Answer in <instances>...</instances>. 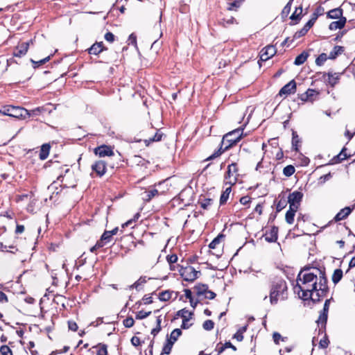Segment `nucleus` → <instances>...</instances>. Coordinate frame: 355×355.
I'll return each instance as SVG.
<instances>
[{
  "mask_svg": "<svg viewBox=\"0 0 355 355\" xmlns=\"http://www.w3.org/2000/svg\"><path fill=\"white\" fill-rule=\"evenodd\" d=\"M295 291L304 300L311 299L313 302H319L328 292L324 272L315 268L301 270L297 277Z\"/></svg>",
  "mask_w": 355,
  "mask_h": 355,
  "instance_id": "1",
  "label": "nucleus"
},
{
  "mask_svg": "<svg viewBox=\"0 0 355 355\" xmlns=\"http://www.w3.org/2000/svg\"><path fill=\"white\" fill-rule=\"evenodd\" d=\"M287 285L283 279L275 281L270 291V302L271 304H276L279 300L287 298Z\"/></svg>",
  "mask_w": 355,
  "mask_h": 355,
  "instance_id": "2",
  "label": "nucleus"
},
{
  "mask_svg": "<svg viewBox=\"0 0 355 355\" xmlns=\"http://www.w3.org/2000/svg\"><path fill=\"white\" fill-rule=\"evenodd\" d=\"M243 135V129L237 128L235 129L223 136L221 141V147L219 150V153L217 152L213 154L209 158L216 157L220 155L222 152L230 148L233 145L236 144L240 141Z\"/></svg>",
  "mask_w": 355,
  "mask_h": 355,
  "instance_id": "3",
  "label": "nucleus"
},
{
  "mask_svg": "<svg viewBox=\"0 0 355 355\" xmlns=\"http://www.w3.org/2000/svg\"><path fill=\"white\" fill-rule=\"evenodd\" d=\"M0 114L23 119L30 117L31 115L29 111L24 107L11 105L6 107L3 110H0Z\"/></svg>",
  "mask_w": 355,
  "mask_h": 355,
  "instance_id": "4",
  "label": "nucleus"
},
{
  "mask_svg": "<svg viewBox=\"0 0 355 355\" xmlns=\"http://www.w3.org/2000/svg\"><path fill=\"white\" fill-rule=\"evenodd\" d=\"M238 175L236 164L235 163L230 164L227 167V171L225 175V184L230 186L234 185L237 181Z\"/></svg>",
  "mask_w": 355,
  "mask_h": 355,
  "instance_id": "5",
  "label": "nucleus"
},
{
  "mask_svg": "<svg viewBox=\"0 0 355 355\" xmlns=\"http://www.w3.org/2000/svg\"><path fill=\"white\" fill-rule=\"evenodd\" d=\"M224 239V235L220 234L218 235L209 245L210 249L214 250L212 254L216 257H220L222 255L223 245L221 244L222 240Z\"/></svg>",
  "mask_w": 355,
  "mask_h": 355,
  "instance_id": "6",
  "label": "nucleus"
},
{
  "mask_svg": "<svg viewBox=\"0 0 355 355\" xmlns=\"http://www.w3.org/2000/svg\"><path fill=\"white\" fill-rule=\"evenodd\" d=\"M180 272L184 280L187 282L194 281L198 278V274H200V271L196 270L191 266L181 268Z\"/></svg>",
  "mask_w": 355,
  "mask_h": 355,
  "instance_id": "7",
  "label": "nucleus"
},
{
  "mask_svg": "<svg viewBox=\"0 0 355 355\" xmlns=\"http://www.w3.org/2000/svg\"><path fill=\"white\" fill-rule=\"evenodd\" d=\"M303 193L298 191L291 193L288 197L289 207L297 209L299 208L300 202L302 201Z\"/></svg>",
  "mask_w": 355,
  "mask_h": 355,
  "instance_id": "8",
  "label": "nucleus"
},
{
  "mask_svg": "<svg viewBox=\"0 0 355 355\" xmlns=\"http://www.w3.org/2000/svg\"><path fill=\"white\" fill-rule=\"evenodd\" d=\"M276 53V48L275 46L268 45L262 49L260 59L262 61H266L272 58Z\"/></svg>",
  "mask_w": 355,
  "mask_h": 355,
  "instance_id": "9",
  "label": "nucleus"
},
{
  "mask_svg": "<svg viewBox=\"0 0 355 355\" xmlns=\"http://www.w3.org/2000/svg\"><path fill=\"white\" fill-rule=\"evenodd\" d=\"M94 153L101 157L114 155V152L110 146H101L94 149Z\"/></svg>",
  "mask_w": 355,
  "mask_h": 355,
  "instance_id": "10",
  "label": "nucleus"
},
{
  "mask_svg": "<svg viewBox=\"0 0 355 355\" xmlns=\"http://www.w3.org/2000/svg\"><path fill=\"white\" fill-rule=\"evenodd\" d=\"M296 90V83L295 80H292L286 85H284L279 91V94L280 96H287L291 94H293Z\"/></svg>",
  "mask_w": 355,
  "mask_h": 355,
  "instance_id": "11",
  "label": "nucleus"
},
{
  "mask_svg": "<svg viewBox=\"0 0 355 355\" xmlns=\"http://www.w3.org/2000/svg\"><path fill=\"white\" fill-rule=\"evenodd\" d=\"M319 93L311 89H309L306 92L302 94L300 98L302 101H313L318 96Z\"/></svg>",
  "mask_w": 355,
  "mask_h": 355,
  "instance_id": "12",
  "label": "nucleus"
},
{
  "mask_svg": "<svg viewBox=\"0 0 355 355\" xmlns=\"http://www.w3.org/2000/svg\"><path fill=\"white\" fill-rule=\"evenodd\" d=\"M92 168L95 171L99 176H102L105 174L106 171V165L105 162L99 160L96 162L92 166Z\"/></svg>",
  "mask_w": 355,
  "mask_h": 355,
  "instance_id": "13",
  "label": "nucleus"
},
{
  "mask_svg": "<svg viewBox=\"0 0 355 355\" xmlns=\"http://www.w3.org/2000/svg\"><path fill=\"white\" fill-rule=\"evenodd\" d=\"M278 229L272 227L269 231H266L264 238L268 242H275L277 239Z\"/></svg>",
  "mask_w": 355,
  "mask_h": 355,
  "instance_id": "14",
  "label": "nucleus"
},
{
  "mask_svg": "<svg viewBox=\"0 0 355 355\" xmlns=\"http://www.w3.org/2000/svg\"><path fill=\"white\" fill-rule=\"evenodd\" d=\"M243 2L244 0H226L227 9L230 11H237Z\"/></svg>",
  "mask_w": 355,
  "mask_h": 355,
  "instance_id": "15",
  "label": "nucleus"
},
{
  "mask_svg": "<svg viewBox=\"0 0 355 355\" xmlns=\"http://www.w3.org/2000/svg\"><path fill=\"white\" fill-rule=\"evenodd\" d=\"M28 47L29 42L21 44L17 46V49L14 52V56L21 57L27 53Z\"/></svg>",
  "mask_w": 355,
  "mask_h": 355,
  "instance_id": "16",
  "label": "nucleus"
},
{
  "mask_svg": "<svg viewBox=\"0 0 355 355\" xmlns=\"http://www.w3.org/2000/svg\"><path fill=\"white\" fill-rule=\"evenodd\" d=\"M331 299H328L325 301L323 308L322 313L320 315L318 322L321 323H325L327 320V313L329 311V304Z\"/></svg>",
  "mask_w": 355,
  "mask_h": 355,
  "instance_id": "17",
  "label": "nucleus"
},
{
  "mask_svg": "<svg viewBox=\"0 0 355 355\" xmlns=\"http://www.w3.org/2000/svg\"><path fill=\"white\" fill-rule=\"evenodd\" d=\"M103 51V44L102 42L94 44L89 49L88 52L91 55H98Z\"/></svg>",
  "mask_w": 355,
  "mask_h": 355,
  "instance_id": "18",
  "label": "nucleus"
},
{
  "mask_svg": "<svg viewBox=\"0 0 355 355\" xmlns=\"http://www.w3.org/2000/svg\"><path fill=\"white\" fill-rule=\"evenodd\" d=\"M352 211V209L349 207H346L342 209L335 216L334 219L336 221H340L347 217Z\"/></svg>",
  "mask_w": 355,
  "mask_h": 355,
  "instance_id": "19",
  "label": "nucleus"
},
{
  "mask_svg": "<svg viewBox=\"0 0 355 355\" xmlns=\"http://www.w3.org/2000/svg\"><path fill=\"white\" fill-rule=\"evenodd\" d=\"M345 23H346V18L341 17L338 21L331 22L329 24V29L331 31H336L337 29H340L345 26Z\"/></svg>",
  "mask_w": 355,
  "mask_h": 355,
  "instance_id": "20",
  "label": "nucleus"
},
{
  "mask_svg": "<svg viewBox=\"0 0 355 355\" xmlns=\"http://www.w3.org/2000/svg\"><path fill=\"white\" fill-rule=\"evenodd\" d=\"M327 17L331 19H340L343 17V10L340 8H334L327 12Z\"/></svg>",
  "mask_w": 355,
  "mask_h": 355,
  "instance_id": "21",
  "label": "nucleus"
},
{
  "mask_svg": "<svg viewBox=\"0 0 355 355\" xmlns=\"http://www.w3.org/2000/svg\"><path fill=\"white\" fill-rule=\"evenodd\" d=\"M297 211V209L290 207L289 209L286 211L285 219L287 223L288 224H293L294 222V217L295 215L296 211Z\"/></svg>",
  "mask_w": 355,
  "mask_h": 355,
  "instance_id": "22",
  "label": "nucleus"
},
{
  "mask_svg": "<svg viewBox=\"0 0 355 355\" xmlns=\"http://www.w3.org/2000/svg\"><path fill=\"white\" fill-rule=\"evenodd\" d=\"M50 148L51 147L49 144H45L42 146L40 153V158L42 160H44L47 158L49 154Z\"/></svg>",
  "mask_w": 355,
  "mask_h": 355,
  "instance_id": "23",
  "label": "nucleus"
},
{
  "mask_svg": "<svg viewBox=\"0 0 355 355\" xmlns=\"http://www.w3.org/2000/svg\"><path fill=\"white\" fill-rule=\"evenodd\" d=\"M162 136L163 134L159 130H157L153 137H149L148 139H144V142L146 146H148L152 142L160 141Z\"/></svg>",
  "mask_w": 355,
  "mask_h": 355,
  "instance_id": "24",
  "label": "nucleus"
},
{
  "mask_svg": "<svg viewBox=\"0 0 355 355\" xmlns=\"http://www.w3.org/2000/svg\"><path fill=\"white\" fill-rule=\"evenodd\" d=\"M117 232H118V227H116L111 231H105L101 236V241H105V242H109L110 240V238L113 235H115L117 233Z\"/></svg>",
  "mask_w": 355,
  "mask_h": 355,
  "instance_id": "25",
  "label": "nucleus"
},
{
  "mask_svg": "<svg viewBox=\"0 0 355 355\" xmlns=\"http://www.w3.org/2000/svg\"><path fill=\"white\" fill-rule=\"evenodd\" d=\"M178 315L182 318L183 320H190L192 318L193 313L185 309H183L178 312Z\"/></svg>",
  "mask_w": 355,
  "mask_h": 355,
  "instance_id": "26",
  "label": "nucleus"
},
{
  "mask_svg": "<svg viewBox=\"0 0 355 355\" xmlns=\"http://www.w3.org/2000/svg\"><path fill=\"white\" fill-rule=\"evenodd\" d=\"M308 58V53L302 52L301 54L297 55L294 61L295 65H300L305 62Z\"/></svg>",
  "mask_w": 355,
  "mask_h": 355,
  "instance_id": "27",
  "label": "nucleus"
},
{
  "mask_svg": "<svg viewBox=\"0 0 355 355\" xmlns=\"http://www.w3.org/2000/svg\"><path fill=\"white\" fill-rule=\"evenodd\" d=\"M231 187L232 186H229L228 187H227L225 189V190L223 191V193H222L221 196H220V204H224L227 202V200H228L229 198V196H230V194L231 193Z\"/></svg>",
  "mask_w": 355,
  "mask_h": 355,
  "instance_id": "28",
  "label": "nucleus"
},
{
  "mask_svg": "<svg viewBox=\"0 0 355 355\" xmlns=\"http://www.w3.org/2000/svg\"><path fill=\"white\" fill-rule=\"evenodd\" d=\"M343 277V271L341 269H336L334 270L332 275V282L337 284Z\"/></svg>",
  "mask_w": 355,
  "mask_h": 355,
  "instance_id": "29",
  "label": "nucleus"
},
{
  "mask_svg": "<svg viewBox=\"0 0 355 355\" xmlns=\"http://www.w3.org/2000/svg\"><path fill=\"white\" fill-rule=\"evenodd\" d=\"M343 52V48L341 46H334L333 51H331L329 55V59H334L336 58V57L339 55V54H341Z\"/></svg>",
  "mask_w": 355,
  "mask_h": 355,
  "instance_id": "30",
  "label": "nucleus"
},
{
  "mask_svg": "<svg viewBox=\"0 0 355 355\" xmlns=\"http://www.w3.org/2000/svg\"><path fill=\"white\" fill-rule=\"evenodd\" d=\"M178 259V256L175 254H169L166 257V260L170 265L171 270H174V266H173V264L176 263Z\"/></svg>",
  "mask_w": 355,
  "mask_h": 355,
  "instance_id": "31",
  "label": "nucleus"
},
{
  "mask_svg": "<svg viewBox=\"0 0 355 355\" xmlns=\"http://www.w3.org/2000/svg\"><path fill=\"white\" fill-rule=\"evenodd\" d=\"M182 334V331L180 329H175L170 335V338L168 340H171L174 343Z\"/></svg>",
  "mask_w": 355,
  "mask_h": 355,
  "instance_id": "32",
  "label": "nucleus"
},
{
  "mask_svg": "<svg viewBox=\"0 0 355 355\" xmlns=\"http://www.w3.org/2000/svg\"><path fill=\"white\" fill-rule=\"evenodd\" d=\"M295 171V167L292 165H288L284 167L283 170V173L286 177L291 176Z\"/></svg>",
  "mask_w": 355,
  "mask_h": 355,
  "instance_id": "33",
  "label": "nucleus"
},
{
  "mask_svg": "<svg viewBox=\"0 0 355 355\" xmlns=\"http://www.w3.org/2000/svg\"><path fill=\"white\" fill-rule=\"evenodd\" d=\"M173 344L174 343H173L171 340H167L166 343L164 345L162 349V353L166 354H170Z\"/></svg>",
  "mask_w": 355,
  "mask_h": 355,
  "instance_id": "34",
  "label": "nucleus"
},
{
  "mask_svg": "<svg viewBox=\"0 0 355 355\" xmlns=\"http://www.w3.org/2000/svg\"><path fill=\"white\" fill-rule=\"evenodd\" d=\"M198 295H205L208 290V286L205 284H199L195 286Z\"/></svg>",
  "mask_w": 355,
  "mask_h": 355,
  "instance_id": "35",
  "label": "nucleus"
},
{
  "mask_svg": "<svg viewBox=\"0 0 355 355\" xmlns=\"http://www.w3.org/2000/svg\"><path fill=\"white\" fill-rule=\"evenodd\" d=\"M318 17V13H315L314 12L313 15H312V17L311 18L309 19V21L304 25V26L308 29L309 30L312 26L313 25L315 24V21L317 20Z\"/></svg>",
  "mask_w": 355,
  "mask_h": 355,
  "instance_id": "36",
  "label": "nucleus"
},
{
  "mask_svg": "<svg viewBox=\"0 0 355 355\" xmlns=\"http://www.w3.org/2000/svg\"><path fill=\"white\" fill-rule=\"evenodd\" d=\"M171 293H170L169 291H167L161 292L159 294V299L161 301H168L171 299Z\"/></svg>",
  "mask_w": 355,
  "mask_h": 355,
  "instance_id": "37",
  "label": "nucleus"
},
{
  "mask_svg": "<svg viewBox=\"0 0 355 355\" xmlns=\"http://www.w3.org/2000/svg\"><path fill=\"white\" fill-rule=\"evenodd\" d=\"M156 322H157V327L153 329L152 331H151V334L153 336L157 335L159 332V331L161 330V325L160 324H161L162 319H161L160 316L157 317Z\"/></svg>",
  "mask_w": 355,
  "mask_h": 355,
  "instance_id": "38",
  "label": "nucleus"
},
{
  "mask_svg": "<svg viewBox=\"0 0 355 355\" xmlns=\"http://www.w3.org/2000/svg\"><path fill=\"white\" fill-rule=\"evenodd\" d=\"M327 58H329V56H327L326 53H322L317 58L315 63L316 64L320 66L324 64Z\"/></svg>",
  "mask_w": 355,
  "mask_h": 355,
  "instance_id": "39",
  "label": "nucleus"
},
{
  "mask_svg": "<svg viewBox=\"0 0 355 355\" xmlns=\"http://www.w3.org/2000/svg\"><path fill=\"white\" fill-rule=\"evenodd\" d=\"M302 12V8L299 7L297 8L295 12L293 13V15L291 17V19L292 20H299L300 19V15Z\"/></svg>",
  "mask_w": 355,
  "mask_h": 355,
  "instance_id": "40",
  "label": "nucleus"
},
{
  "mask_svg": "<svg viewBox=\"0 0 355 355\" xmlns=\"http://www.w3.org/2000/svg\"><path fill=\"white\" fill-rule=\"evenodd\" d=\"M327 76L328 78L326 79V81L331 86H334L337 83L338 76H336V74L331 75L329 73Z\"/></svg>",
  "mask_w": 355,
  "mask_h": 355,
  "instance_id": "41",
  "label": "nucleus"
},
{
  "mask_svg": "<svg viewBox=\"0 0 355 355\" xmlns=\"http://www.w3.org/2000/svg\"><path fill=\"white\" fill-rule=\"evenodd\" d=\"M50 60V56H47L46 58L42 59L39 61H35L33 60H31L32 63L33 64L34 67H37L42 64H45L46 62H48Z\"/></svg>",
  "mask_w": 355,
  "mask_h": 355,
  "instance_id": "42",
  "label": "nucleus"
},
{
  "mask_svg": "<svg viewBox=\"0 0 355 355\" xmlns=\"http://www.w3.org/2000/svg\"><path fill=\"white\" fill-rule=\"evenodd\" d=\"M151 313V311L146 312L144 311H139L136 315V319L137 320H142L146 318H147L148 315H150Z\"/></svg>",
  "mask_w": 355,
  "mask_h": 355,
  "instance_id": "43",
  "label": "nucleus"
},
{
  "mask_svg": "<svg viewBox=\"0 0 355 355\" xmlns=\"http://www.w3.org/2000/svg\"><path fill=\"white\" fill-rule=\"evenodd\" d=\"M0 352L2 355H12V352L7 345H3L0 347Z\"/></svg>",
  "mask_w": 355,
  "mask_h": 355,
  "instance_id": "44",
  "label": "nucleus"
},
{
  "mask_svg": "<svg viewBox=\"0 0 355 355\" xmlns=\"http://www.w3.org/2000/svg\"><path fill=\"white\" fill-rule=\"evenodd\" d=\"M202 327H203V328L205 330L209 331V330H211L214 328V322L212 320H207L204 322V323L202 324Z\"/></svg>",
  "mask_w": 355,
  "mask_h": 355,
  "instance_id": "45",
  "label": "nucleus"
},
{
  "mask_svg": "<svg viewBox=\"0 0 355 355\" xmlns=\"http://www.w3.org/2000/svg\"><path fill=\"white\" fill-rule=\"evenodd\" d=\"M96 354L97 355H107V348L105 345L98 346L96 347Z\"/></svg>",
  "mask_w": 355,
  "mask_h": 355,
  "instance_id": "46",
  "label": "nucleus"
},
{
  "mask_svg": "<svg viewBox=\"0 0 355 355\" xmlns=\"http://www.w3.org/2000/svg\"><path fill=\"white\" fill-rule=\"evenodd\" d=\"M135 324L134 319L131 317H128L123 320V325L127 328L132 327Z\"/></svg>",
  "mask_w": 355,
  "mask_h": 355,
  "instance_id": "47",
  "label": "nucleus"
},
{
  "mask_svg": "<svg viewBox=\"0 0 355 355\" xmlns=\"http://www.w3.org/2000/svg\"><path fill=\"white\" fill-rule=\"evenodd\" d=\"M44 111H46V109L44 107H38L35 109H33V110L29 111V112L31 114V116L39 115L40 113H42Z\"/></svg>",
  "mask_w": 355,
  "mask_h": 355,
  "instance_id": "48",
  "label": "nucleus"
},
{
  "mask_svg": "<svg viewBox=\"0 0 355 355\" xmlns=\"http://www.w3.org/2000/svg\"><path fill=\"white\" fill-rule=\"evenodd\" d=\"M158 194V191L155 189H153L150 191L146 192V200H150L152 198L155 197Z\"/></svg>",
  "mask_w": 355,
  "mask_h": 355,
  "instance_id": "49",
  "label": "nucleus"
},
{
  "mask_svg": "<svg viewBox=\"0 0 355 355\" xmlns=\"http://www.w3.org/2000/svg\"><path fill=\"white\" fill-rule=\"evenodd\" d=\"M235 21V19L233 17H230L228 19H223L221 24L223 26H227L228 25L234 24Z\"/></svg>",
  "mask_w": 355,
  "mask_h": 355,
  "instance_id": "50",
  "label": "nucleus"
},
{
  "mask_svg": "<svg viewBox=\"0 0 355 355\" xmlns=\"http://www.w3.org/2000/svg\"><path fill=\"white\" fill-rule=\"evenodd\" d=\"M300 142V139L298 136L295 133H293L292 138V145L295 148V150H297L298 143Z\"/></svg>",
  "mask_w": 355,
  "mask_h": 355,
  "instance_id": "51",
  "label": "nucleus"
},
{
  "mask_svg": "<svg viewBox=\"0 0 355 355\" xmlns=\"http://www.w3.org/2000/svg\"><path fill=\"white\" fill-rule=\"evenodd\" d=\"M272 338H273V340H274V342L276 343V344H279V340H284V338L282 337V336L277 333V332H275L272 335Z\"/></svg>",
  "mask_w": 355,
  "mask_h": 355,
  "instance_id": "52",
  "label": "nucleus"
},
{
  "mask_svg": "<svg viewBox=\"0 0 355 355\" xmlns=\"http://www.w3.org/2000/svg\"><path fill=\"white\" fill-rule=\"evenodd\" d=\"M104 37L105 40L109 42H112L114 40V35L110 32H107V33H105Z\"/></svg>",
  "mask_w": 355,
  "mask_h": 355,
  "instance_id": "53",
  "label": "nucleus"
},
{
  "mask_svg": "<svg viewBox=\"0 0 355 355\" xmlns=\"http://www.w3.org/2000/svg\"><path fill=\"white\" fill-rule=\"evenodd\" d=\"M68 327H69V329L73 331H76L78 329V325L73 321H69Z\"/></svg>",
  "mask_w": 355,
  "mask_h": 355,
  "instance_id": "54",
  "label": "nucleus"
},
{
  "mask_svg": "<svg viewBox=\"0 0 355 355\" xmlns=\"http://www.w3.org/2000/svg\"><path fill=\"white\" fill-rule=\"evenodd\" d=\"M232 348L234 351L236 349V348L232 345L230 342H227L225 343L224 346L221 347V349L219 350V353L222 352L225 348Z\"/></svg>",
  "mask_w": 355,
  "mask_h": 355,
  "instance_id": "55",
  "label": "nucleus"
},
{
  "mask_svg": "<svg viewBox=\"0 0 355 355\" xmlns=\"http://www.w3.org/2000/svg\"><path fill=\"white\" fill-rule=\"evenodd\" d=\"M309 30L305 26H304L300 31L295 33V36L300 37L304 35Z\"/></svg>",
  "mask_w": 355,
  "mask_h": 355,
  "instance_id": "56",
  "label": "nucleus"
},
{
  "mask_svg": "<svg viewBox=\"0 0 355 355\" xmlns=\"http://www.w3.org/2000/svg\"><path fill=\"white\" fill-rule=\"evenodd\" d=\"M204 295L206 298L212 300L216 297V293H214L213 291L207 290V291L205 293Z\"/></svg>",
  "mask_w": 355,
  "mask_h": 355,
  "instance_id": "57",
  "label": "nucleus"
},
{
  "mask_svg": "<svg viewBox=\"0 0 355 355\" xmlns=\"http://www.w3.org/2000/svg\"><path fill=\"white\" fill-rule=\"evenodd\" d=\"M8 302V297L6 296V295L0 291V303H6Z\"/></svg>",
  "mask_w": 355,
  "mask_h": 355,
  "instance_id": "58",
  "label": "nucleus"
},
{
  "mask_svg": "<svg viewBox=\"0 0 355 355\" xmlns=\"http://www.w3.org/2000/svg\"><path fill=\"white\" fill-rule=\"evenodd\" d=\"M212 202L211 199H207L204 202L201 203V207L204 209H207Z\"/></svg>",
  "mask_w": 355,
  "mask_h": 355,
  "instance_id": "59",
  "label": "nucleus"
},
{
  "mask_svg": "<svg viewBox=\"0 0 355 355\" xmlns=\"http://www.w3.org/2000/svg\"><path fill=\"white\" fill-rule=\"evenodd\" d=\"M234 338H236L238 341H241L243 339V334L241 332L237 331L234 336Z\"/></svg>",
  "mask_w": 355,
  "mask_h": 355,
  "instance_id": "60",
  "label": "nucleus"
},
{
  "mask_svg": "<svg viewBox=\"0 0 355 355\" xmlns=\"http://www.w3.org/2000/svg\"><path fill=\"white\" fill-rule=\"evenodd\" d=\"M250 202V198L248 196H243L240 199V202L242 205H247Z\"/></svg>",
  "mask_w": 355,
  "mask_h": 355,
  "instance_id": "61",
  "label": "nucleus"
},
{
  "mask_svg": "<svg viewBox=\"0 0 355 355\" xmlns=\"http://www.w3.org/2000/svg\"><path fill=\"white\" fill-rule=\"evenodd\" d=\"M328 341L327 339H322L320 340V346L322 347V348H326L328 346Z\"/></svg>",
  "mask_w": 355,
  "mask_h": 355,
  "instance_id": "62",
  "label": "nucleus"
},
{
  "mask_svg": "<svg viewBox=\"0 0 355 355\" xmlns=\"http://www.w3.org/2000/svg\"><path fill=\"white\" fill-rule=\"evenodd\" d=\"M24 231V225H17V227H16V233L17 234H21Z\"/></svg>",
  "mask_w": 355,
  "mask_h": 355,
  "instance_id": "63",
  "label": "nucleus"
},
{
  "mask_svg": "<svg viewBox=\"0 0 355 355\" xmlns=\"http://www.w3.org/2000/svg\"><path fill=\"white\" fill-rule=\"evenodd\" d=\"M189 320H182V324L181 327L182 329H188L191 324H189Z\"/></svg>",
  "mask_w": 355,
  "mask_h": 355,
  "instance_id": "64",
  "label": "nucleus"
}]
</instances>
